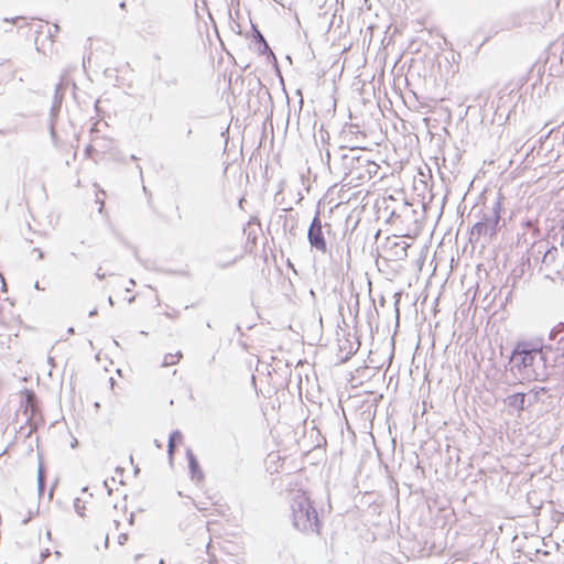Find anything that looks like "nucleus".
<instances>
[{
	"label": "nucleus",
	"mask_w": 564,
	"mask_h": 564,
	"mask_svg": "<svg viewBox=\"0 0 564 564\" xmlns=\"http://www.w3.org/2000/svg\"><path fill=\"white\" fill-rule=\"evenodd\" d=\"M128 301H132L133 300V296H129L127 297Z\"/></svg>",
	"instance_id": "nucleus-18"
},
{
	"label": "nucleus",
	"mask_w": 564,
	"mask_h": 564,
	"mask_svg": "<svg viewBox=\"0 0 564 564\" xmlns=\"http://www.w3.org/2000/svg\"><path fill=\"white\" fill-rule=\"evenodd\" d=\"M6 23H10V24H18L20 21H24V18L23 17H15V18H11V19H4L3 20Z\"/></svg>",
	"instance_id": "nucleus-12"
},
{
	"label": "nucleus",
	"mask_w": 564,
	"mask_h": 564,
	"mask_svg": "<svg viewBox=\"0 0 564 564\" xmlns=\"http://www.w3.org/2000/svg\"><path fill=\"white\" fill-rule=\"evenodd\" d=\"M403 256L406 257V247H401Z\"/></svg>",
	"instance_id": "nucleus-14"
},
{
	"label": "nucleus",
	"mask_w": 564,
	"mask_h": 564,
	"mask_svg": "<svg viewBox=\"0 0 564 564\" xmlns=\"http://www.w3.org/2000/svg\"><path fill=\"white\" fill-rule=\"evenodd\" d=\"M143 557L144 555L142 553H134L127 558V564H138L141 560H143Z\"/></svg>",
	"instance_id": "nucleus-11"
},
{
	"label": "nucleus",
	"mask_w": 564,
	"mask_h": 564,
	"mask_svg": "<svg viewBox=\"0 0 564 564\" xmlns=\"http://www.w3.org/2000/svg\"><path fill=\"white\" fill-rule=\"evenodd\" d=\"M127 539H128V538H127V535H126V534H121V535L119 536V543H120V544H123V543H124V541H127Z\"/></svg>",
	"instance_id": "nucleus-13"
},
{
	"label": "nucleus",
	"mask_w": 564,
	"mask_h": 564,
	"mask_svg": "<svg viewBox=\"0 0 564 564\" xmlns=\"http://www.w3.org/2000/svg\"><path fill=\"white\" fill-rule=\"evenodd\" d=\"M187 134H192V129L189 128L188 131H187Z\"/></svg>",
	"instance_id": "nucleus-17"
},
{
	"label": "nucleus",
	"mask_w": 564,
	"mask_h": 564,
	"mask_svg": "<svg viewBox=\"0 0 564 564\" xmlns=\"http://www.w3.org/2000/svg\"><path fill=\"white\" fill-rule=\"evenodd\" d=\"M25 402V412L30 410L31 413L35 411V397L34 393L30 390H24L22 392Z\"/></svg>",
	"instance_id": "nucleus-8"
},
{
	"label": "nucleus",
	"mask_w": 564,
	"mask_h": 564,
	"mask_svg": "<svg viewBox=\"0 0 564 564\" xmlns=\"http://www.w3.org/2000/svg\"><path fill=\"white\" fill-rule=\"evenodd\" d=\"M377 170L378 165L375 162L369 160H358L347 174L348 185L351 187H358L368 183L377 173Z\"/></svg>",
	"instance_id": "nucleus-2"
},
{
	"label": "nucleus",
	"mask_w": 564,
	"mask_h": 564,
	"mask_svg": "<svg viewBox=\"0 0 564 564\" xmlns=\"http://www.w3.org/2000/svg\"><path fill=\"white\" fill-rule=\"evenodd\" d=\"M488 232V224L486 221H479L471 228V235L476 237L485 236Z\"/></svg>",
	"instance_id": "nucleus-10"
},
{
	"label": "nucleus",
	"mask_w": 564,
	"mask_h": 564,
	"mask_svg": "<svg viewBox=\"0 0 564 564\" xmlns=\"http://www.w3.org/2000/svg\"><path fill=\"white\" fill-rule=\"evenodd\" d=\"M120 7H121L122 9H126V3H124V2H122V3L120 4Z\"/></svg>",
	"instance_id": "nucleus-15"
},
{
	"label": "nucleus",
	"mask_w": 564,
	"mask_h": 564,
	"mask_svg": "<svg viewBox=\"0 0 564 564\" xmlns=\"http://www.w3.org/2000/svg\"><path fill=\"white\" fill-rule=\"evenodd\" d=\"M293 524L304 534H319L321 532L317 512L304 492L294 499Z\"/></svg>",
	"instance_id": "nucleus-1"
},
{
	"label": "nucleus",
	"mask_w": 564,
	"mask_h": 564,
	"mask_svg": "<svg viewBox=\"0 0 564 564\" xmlns=\"http://www.w3.org/2000/svg\"><path fill=\"white\" fill-rule=\"evenodd\" d=\"M508 408L517 411L519 414L525 409V393H513L506 399Z\"/></svg>",
	"instance_id": "nucleus-6"
},
{
	"label": "nucleus",
	"mask_w": 564,
	"mask_h": 564,
	"mask_svg": "<svg viewBox=\"0 0 564 564\" xmlns=\"http://www.w3.org/2000/svg\"><path fill=\"white\" fill-rule=\"evenodd\" d=\"M276 459L280 462L282 460L281 457L279 455H275Z\"/></svg>",
	"instance_id": "nucleus-19"
},
{
	"label": "nucleus",
	"mask_w": 564,
	"mask_h": 564,
	"mask_svg": "<svg viewBox=\"0 0 564 564\" xmlns=\"http://www.w3.org/2000/svg\"><path fill=\"white\" fill-rule=\"evenodd\" d=\"M310 243L322 252L327 251V243L323 235L322 223L318 217H315L308 230Z\"/></svg>",
	"instance_id": "nucleus-5"
},
{
	"label": "nucleus",
	"mask_w": 564,
	"mask_h": 564,
	"mask_svg": "<svg viewBox=\"0 0 564 564\" xmlns=\"http://www.w3.org/2000/svg\"><path fill=\"white\" fill-rule=\"evenodd\" d=\"M538 351H519L514 354L513 361L514 366L522 371L523 380H535L536 373L531 369L534 364Z\"/></svg>",
	"instance_id": "nucleus-3"
},
{
	"label": "nucleus",
	"mask_w": 564,
	"mask_h": 564,
	"mask_svg": "<svg viewBox=\"0 0 564 564\" xmlns=\"http://www.w3.org/2000/svg\"><path fill=\"white\" fill-rule=\"evenodd\" d=\"M183 441V436L178 431H175L170 434L169 437V453L170 455H173L174 448L177 444H181Z\"/></svg>",
	"instance_id": "nucleus-9"
},
{
	"label": "nucleus",
	"mask_w": 564,
	"mask_h": 564,
	"mask_svg": "<svg viewBox=\"0 0 564 564\" xmlns=\"http://www.w3.org/2000/svg\"><path fill=\"white\" fill-rule=\"evenodd\" d=\"M74 507L80 517H85L87 516V512H93L98 508V502L94 499L91 492L84 489L75 499Z\"/></svg>",
	"instance_id": "nucleus-4"
},
{
	"label": "nucleus",
	"mask_w": 564,
	"mask_h": 564,
	"mask_svg": "<svg viewBox=\"0 0 564 564\" xmlns=\"http://www.w3.org/2000/svg\"><path fill=\"white\" fill-rule=\"evenodd\" d=\"M216 498H217V495L209 496L208 497L209 502H207L203 499V492H197L195 495L194 501H195L196 507L199 510H208L210 506L217 505Z\"/></svg>",
	"instance_id": "nucleus-7"
},
{
	"label": "nucleus",
	"mask_w": 564,
	"mask_h": 564,
	"mask_svg": "<svg viewBox=\"0 0 564 564\" xmlns=\"http://www.w3.org/2000/svg\"><path fill=\"white\" fill-rule=\"evenodd\" d=\"M68 333H69V334H74V329L70 327V328L68 329Z\"/></svg>",
	"instance_id": "nucleus-16"
}]
</instances>
